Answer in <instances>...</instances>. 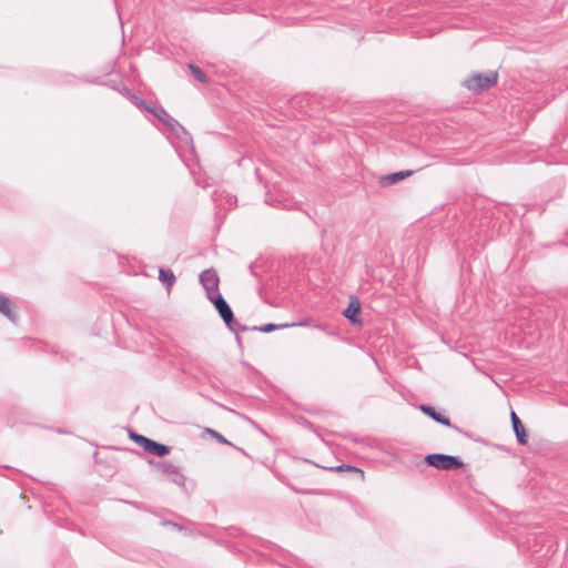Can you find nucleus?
<instances>
[{
	"instance_id": "1",
	"label": "nucleus",
	"mask_w": 568,
	"mask_h": 568,
	"mask_svg": "<svg viewBox=\"0 0 568 568\" xmlns=\"http://www.w3.org/2000/svg\"><path fill=\"white\" fill-rule=\"evenodd\" d=\"M209 300L213 303L214 307L216 308L219 315L223 320V322L226 325V327L231 332L236 334V341H237L239 344H241V337L239 336V333L247 331L248 327L240 324L235 320L231 306L229 305V303L225 301V298L222 296L221 293L220 294H215L214 296H212Z\"/></svg>"
},
{
	"instance_id": "2",
	"label": "nucleus",
	"mask_w": 568,
	"mask_h": 568,
	"mask_svg": "<svg viewBox=\"0 0 568 568\" xmlns=\"http://www.w3.org/2000/svg\"><path fill=\"white\" fill-rule=\"evenodd\" d=\"M146 111L164 123L178 138L185 142H192L191 134L163 106H146Z\"/></svg>"
},
{
	"instance_id": "3",
	"label": "nucleus",
	"mask_w": 568,
	"mask_h": 568,
	"mask_svg": "<svg viewBox=\"0 0 568 568\" xmlns=\"http://www.w3.org/2000/svg\"><path fill=\"white\" fill-rule=\"evenodd\" d=\"M498 81V72L489 71L487 73H475L468 79L464 81V85L474 92H483L493 85H495Z\"/></svg>"
},
{
	"instance_id": "4",
	"label": "nucleus",
	"mask_w": 568,
	"mask_h": 568,
	"mask_svg": "<svg viewBox=\"0 0 568 568\" xmlns=\"http://www.w3.org/2000/svg\"><path fill=\"white\" fill-rule=\"evenodd\" d=\"M425 463L428 466L442 470L456 469L464 466V463L459 457L439 453L427 455L425 457Z\"/></svg>"
},
{
	"instance_id": "5",
	"label": "nucleus",
	"mask_w": 568,
	"mask_h": 568,
	"mask_svg": "<svg viewBox=\"0 0 568 568\" xmlns=\"http://www.w3.org/2000/svg\"><path fill=\"white\" fill-rule=\"evenodd\" d=\"M130 438L134 443H136L140 447H142L145 452H148L156 457L166 456L171 452L170 446H168L165 444L158 443L151 438H148L143 435H140V434H136L133 432H130Z\"/></svg>"
},
{
	"instance_id": "6",
	"label": "nucleus",
	"mask_w": 568,
	"mask_h": 568,
	"mask_svg": "<svg viewBox=\"0 0 568 568\" xmlns=\"http://www.w3.org/2000/svg\"><path fill=\"white\" fill-rule=\"evenodd\" d=\"M156 469L169 478L170 481L178 486H184L185 476L182 474L179 466L170 462H150Z\"/></svg>"
},
{
	"instance_id": "7",
	"label": "nucleus",
	"mask_w": 568,
	"mask_h": 568,
	"mask_svg": "<svg viewBox=\"0 0 568 568\" xmlns=\"http://www.w3.org/2000/svg\"><path fill=\"white\" fill-rule=\"evenodd\" d=\"M200 283L206 292L207 298H211L215 294H220L219 292V283L220 278L217 273L213 268L204 270L199 276Z\"/></svg>"
},
{
	"instance_id": "8",
	"label": "nucleus",
	"mask_w": 568,
	"mask_h": 568,
	"mask_svg": "<svg viewBox=\"0 0 568 568\" xmlns=\"http://www.w3.org/2000/svg\"><path fill=\"white\" fill-rule=\"evenodd\" d=\"M419 410L423 414H425L426 416H428L429 418H432L434 422H436L440 425H444L446 427H449V428L458 432L459 434L468 436V434L466 432H463L458 426L452 424L449 418L446 417L445 415L440 414L439 412H437L435 409V407L427 405V404H422V405H419Z\"/></svg>"
},
{
	"instance_id": "9",
	"label": "nucleus",
	"mask_w": 568,
	"mask_h": 568,
	"mask_svg": "<svg viewBox=\"0 0 568 568\" xmlns=\"http://www.w3.org/2000/svg\"><path fill=\"white\" fill-rule=\"evenodd\" d=\"M413 174V170H404L385 174L379 178V184L382 186H389L405 180L406 178L412 176Z\"/></svg>"
},
{
	"instance_id": "10",
	"label": "nucleus",
	"mask_w": 568,
	"mask_h": 568,
	"mask_svg": "<svg viewBox=\"0 0 568 568\" xmlns=\"http://www.w3.org/2000/svg\"><path fill=\"white\" fill-rule=\"evenodd\" d=\"M510 419H511V426H513V430L516 435L517 442L520 445H526L527 444V433H526V429H525L521 420L519 419V417L516 415L515 412H511Z\"/></svg>"
},
{
	"instance_id": "11",
	"label": "nucleus",
	"mask_w": 568,
	"mask_h": 568,
	"mask_svg": "<svg viewBox=\"0 0 568 568\" xmlns=\"http://www.w3.org/2000/svg\"><path fill=\"white\" fill-rule=\"evenodd\" d=\"M361 311V303L357 297H352L348 306L344 310L343 315L352 323H359L358 314Z\"/></svg>"
},
{
	"instance_id": "12",
	"label": "nucleus",
	"mask_w": 568,
	"mask_h": 568,
	"mask_svg": "<svg viewBox=\"0 0 568 568\" xmlns=\"http://www.w3.org/2000/svg\"><path fill=\"white\" fill-rule=\"evenodd\" d=\"M159 280L165 286L168 291L174 285L176 277L170 268L161 267L159 270Z\"/></svg>"
},
{
	"instance_id": "13",
	"label": "nucleus",
	"mask_w": 568,
	"mask_h": 568,
	"mask_svg": "<svg viewBox=\"0 0 568 568\" xmlns=\"http://www.w3.org/2000/svg\"><path fill=\"white\" fill-rule=\"evenodd\" d=\"M0 313L3 314L11 322H16L17 320L16 313H13L11 310L10 301L2 295H0Z\"/></svg>"
},
{
	"instance_id": "14",
	"label": "nucleus",
	"mask_w": 568,
	"mask_h": 568,
	"mask_svg": "<svg viewBox=\"0 0 568 568\" xmlns=\"http://www.w3.org/2000/svg\"><path fill=\"white\" fill-rule=\"evenodd\" d=\"M189 69L196 80H199L202 83H207V77L197 65H195L194 63H190Z\"/></svg>"
},
{
	"instance_id": "15",
	"label": "nucleus",
	"mask_w": 568,
	"mask_h": 568,
	"mask_svg": "<svg viewBox=\"0 0 568 568\" xmlns=\"http://www.w3.org/2000/svg\"><path fill=\"white\" fill-rule=\"evenodd\" d=\"M331 470H336V471H353V473H356L361 476V478H364V471L355 466H351V465H339L337 467H332Z\"/></svg>"
},
{
	"instance_id": "16",
	"label": "nucleus",
	"mask_w": 568,
	"mask_h": 568,
	"mask_svg": "<svg viewBox=\"0 0 568 568\" xmlns=\"http://www.w3.org/2000/svg\"><path fill=\"white\" fill-rule=\"evenodd\" d=\"M288 326L287 324H283V325H276V324H273V323H267V324H264L262 326H254L252 329L254 331H258V332H262V333H271L280 327H286Z\"/></svg>"
},
{
	"instance_id": "17",
	"label": "nucleus",
	"mask_w": 568,
	"mask_h": 568,
	"mask_svg": "<svg viewBox=\"0 0 568 568\" xmlns=\"http://www.w3.org/2000/svg\"><path fill=\"white\" fill-rule=\"evenodd\" d=\"M207 432L211 434L212 437H214L219 443L221 444H225V445H231V443L222 435L220 434L219 432L214 430V429H210L207 428Z\"/></svg>"
},
{
	"instance_id": "18",
	"label": "nucleus",
	"mask_w": 568,
	"mask_h": 568,
	"mask_svg": "<svg viewBox=\"0 0 568 568\" xmlns=\"http://www.w3.org/2000/svg\"><path fill=\"white\" fill-rule=\"evenodd\" d=\"M132 101H133V103H134L139 109H142V110H145V111H146V106H149V105H148V103H146L144 100H142V99H140V98H138L136 95H132Z\"/></svg>"
}]
</instances>
